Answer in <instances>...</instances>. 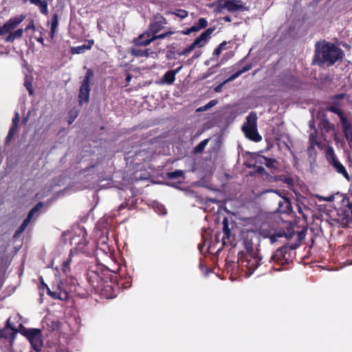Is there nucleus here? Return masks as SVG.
<instances>
[{"mask_svg": "<svg viewBox=\"0 0 352 352\" xmlns=\"http://www.w3.org/2000/svg\"><path fill=\"white\" fill-rule=\"evenodd\" d=\"M343 131L347 141L351 143L352 141V125L344 129Z\"/></svg>", "mask_w": 352, "mask_h": 352, "instance_id": "2f4dec72", "label": "nucleus"}, {"mask_svg": "<svg viewBox=\"0 0 352 352\" xmlns=\"http://www.w3.org/2000/svg\"><path fill=\"white\" fill-rule=\"evenodd\" d=\"M19 119H20V118H19V113L18 112L15 113L14 117L13 118L12 121V125L17 127L19 122Z\"/></svg>", "mask_w": 352, "mask_h": 352, "instance_id": "58836bf2", "label": "nucleus"}, {"mask_svg": "<svg viewBox=\"0 0 352 352\" xmlns=\"http://www.w3.org/2000/svg\"><path fill=\"white\" fill-rule=\"evenodd\" d=\"M24 85L26 87L29 94L32 96L34 94V90L32 88V82L30 80L28 79V78H25Z\"/></svg>", "mask_w": 352, "mask_h": 352, "instance_id": "72a5a7b5", "label": "nucleus"}, {"mask_svg": "<svg viewBox=\"0 0 352 352\" xmlns=\"http://www.w3.org/2000/svg\"><path fill=\"white\" fill-rule=\"evenodd\" d=\"M58 24V16L57 14H54L52 18L51 29H56Z\"/></svg>", "mask_w": 352, "mask_h": 352, "instance_id": "e433bc0d", "label": "nucleus"}, {"mask_svg": "<svg viewBox=\"0 0 352 352\" xmlns=\"http://www.w3.org/2000/svg\"><path fill=\"white\" fill-rule=\"evenodd\" d=\"M131 77L129 75H128L126 78V81L129 82L131 80Z\"/></svg>", "mask_w": 352, "mask_h": 352, "instance_id": "13d9d810", "label": "nucleus"}, {"mask_svg": "<svg viewBox=\"0 0 352 352\" xmlns=\"http://www.w3.org/2000/svg\"><path fill=\"white\" fill-rule=\"evenodd\" d=\"M344 96H345L344 94H340L336 96V98L342 99V98H344Z\"/></svg>", "mask_w": 352, "mask_h": 352, "instance_id": "864d4df0", "label": "nucleus"}, {"mask_svg": "<svg viewBox=\"0 0 352 352\" xmlns=\"http://www.w3.org/2000/svg\"><path fill=\"white\" fill-rule=\"evenodd\" d=\"M39 8L40 12L43 14H47V3L45 1H42L40 3L37 5Z\"/></svg>", "mask_w": 352, "mask_h": 352, "instance_id": "473e14b6", "label": "nucleus"}, {"mask_svg": "<svg viewBox=\"0 0 352 352\" xmlns=\"http://www.w3.org/2000/svg\"><path fill=\"white\" fill-rule=\"evenodd\" d=\"M23 30L21 29V28L18 29L16 31L10 33L8 35V36H6L4 38V41L6 42L12 43L15 39L21 38L22 37V36H23Z\"/></svg>", "mask_w": 352, "mask_h": 352, "instance_id": "dca6fc26", "label": "nucleus"}, {"mask_svg": "<svg viewBox=\"0 0 352 352\" xmlns=\"http://www.w3.org/2000/svg\"><path fill=\"white\" fill-rule=\"evenodd\" d=\"M244 247L245 249V252L244 254H256L258 253V250H254L253 248V243L250 240L245 239L244 241Z\"/></svg>", "mask_w": 352, "mask_h": 352, "instance_id": "a211bd4d", "label": "nucleus"}, {"mask_svg": "<svg viewBox=\"0 0 352 352\" xmlns=\"http://www.w3.org/2000/svg\"><path fill=\"white\" fill-rule=\"evenodd\" d=\"M333 199H334V195H331L329 197L323 198V200L327 201H333Z\"/></svg>", "mask_w": 352, "mask_h": 352, "instance_id": "de8ad7c7", "label": "nucleus"}, {"mask_svg": "<svg viewBox=\"0 0 352 352\" xmlns=\"http://www.w3.org/2000/svg\"><path fill=\"white\" fill-rule=\"evenodd\" d=\"M144 52H145V54L144 55V56L145 57H148L150 56V54H151V52H150V50L148 49H146V50H144Z\"/></svg>", "mask_w": 352, "mask_h": 352, "instance_id": "09e8293b", "label": "nucleus"}, {"mask_svg": "<svg viewBox=\"0 0 352 352\" xmlns=\"http://www.w3.org/2000/svg\"><path fill=\"white\" fill-rule=\"evenodd\" d=\"M67 265V263H65V264H64V269L66 267Z\"/></svg>", "mask_w": 352, "mask_h": 352, "instance_id": "e2e57ef3", "label": "nucleus"}, {"mask_svg": "<svg viewBox=\"0 0 352 352\" xmlns=\"http://www.w3.org/2000/svg\"><path fill=\"white\" fill-rule=\"evenodd\" d=\"M256 120V113L251 112L247 116L246 123L243 126L242 129L248 138L257 142L261 140V136L257 131Z\"/></svg>", "mask_w": 352, "mask_h": 352, "instance_id": "20e7f679", "label": "nucleus"}, {"mask_svg": "<svg viewBox=\"0 0 352 352\" xmlns=\"http://www.w3.org/2000/svg\"><path fill=\"white\" fill-rule=\"evenodd\" d=\"M209 201H212V202H213V203H214V202H217V200H215V199H210Z\"/></svg>", "mask_w": 352, "mask_h": 352, "instance_id": "052dcab7", "label": "nucleus"}, {"mask_svg": "<svg viewBox=\"0 0 352 352\" xmlns=\"http://www.w3.org/2000/svg\"><path fill=\"white\" fill-rule=\"evenodd\" d=\"M30 29H34V25L33 22H31L25 29V31H28Z\"/></svg>", "mask_w": 352, "mask_h": 352, "instance_id": "c03bdc74", "label": "nucleus"}, {"mask_svg": "<svg viewBox=\"0 0 352 352\" xmlns=\"http://www.w3.org/2000/svg\"><path fill=\"white\" fill-rule=\"evenodd\" d=\"M214 28H208L202 32L197 38L195 39L192 43L188 47L184 49L182 51L178 52L179 56H186L189 54L195 47H203L209 41L211 34L214 32Z\"/></svg>", "mask_w": 352, "mask_h": 352, "instance_id": "39448f33", "label": "nucleus"}, {"mask_svg": "<svg viewBox=\"0 0 352 352\" xmlns=\"http://www.w3.org/2000/svg\"><path fill=\"white\" fill-rule=\"evenodd\" d=\"M192 32H195V30H193V27L192 26L190 27V28H188V29L184 30L182 32V34H184V35H188V34H190Z\"/></svg>", "mask_w": 352, "mask_h": 352, "instance_id": "37998d69", "label": "nucleus"}, {"mask_svg": "<svg viewBox=\"0 0 352 352\" xmlns=\"http://www.w3.org/2000/svg\"><path fill=\"white\" fill-rule=\"evenodd\" d=\"M309 126L311 128V129H314L313 123L311 122H310Z\"/></svg>", "mask_w": 352, "mask_h": 352, "instance_id": "bf43d9fd", "label": "nucleus"}, {"mask_svg": "<svg viewBox=\"0 0 352 352\" xmlns=\"http://www.w3.org/2000/svg\"><path fill=\"white\" fill-rule=\"evenodd\" d=\"M330 110L332 112H334V113H337L339 116L340 118V115H344L343 113L340 109H338L336 107H331Z\"/></svg>", "mask_w": 352, "mask_h": 352, "instance_id": "79ce46f5", "label": "nucleus"}, {"mask_svg": "<svg viewBox=\"0 0 352 352\" xmlns=\"http://www.w3.org/2000/svg\"><path fill=\"white\" fill-rule=\"evenodd\" d=\"M184 175V172L182 170H176L173 172H169L167 173V177L168 179H176L182 177Z\"/></svg>", "mask_w": 352, "mask_h": 352, "instance_id": "bb28decb", "label": "nucleus"}, {"mask_svg": "<svg viewBox=\"0 0 352 352\" xmlns=\"http://www.w3.org/2000/svg\"><path fill=\"white\" fill-rule=\"evenodd\" d=\"M182 67H178L177 69H175V70H170L171 72H173V74L175 76L177 73L179 72V71L182 69Z\"/></svg>", "mask_w": 352, "mask_h": 352, "instance_id": "3c124183", "label": "nucleus"}, {"mask_svg": "<svg viewBox=\"0 0 352 352\" xmlns=\"http://www.w3.org/2000/svg\"><path fill=\"white\" fill-rule=\"evenodd\" d=\"M340 118L341 124H342L343 131L352 125L351 122L347 120V118L344 116V115H340Z\"/></svg>", "mask_w": 352, "mask_h": 352, "instance_id": "c85d7f7f", "label": "nucleus"}, {"mask_svg": "<svg viewBox=\"0 0 352 352\" xmlns=\"http://www.w3.org/2000/svg\"><path fill=\"white\" fill-rule=\"evenodd\" d=\"M216 12L221 13L223 10L230 12L243 11L244 6L240 0H219L216 2Z\"/></svg>", "mask_w": 352, "mask_h": 352, "instance_id": "6e6552de", "label": "nucleus"}, {"mask_svg": "<svg viewBox=\"0 0 352 352\" xmlns=\"http://www.w3.org/2000/svg\"><path fill=\"white\" fill-rule=\"evenodd\" d=\"M227 45L226 41L222 42L217 47H216L213 52L211 57L212 60H217V57L221 53L223 50L225 49V46Z\"/></svg>", "mask_w": 352, "mask_h": 352, "instance_id": "aec40b11", "label": "nucleus"}, {"mask_svg": "<svg viewBox=\"0 0 352 352\" xmlns=\"http://www.w3.org/2000/svg\"><path fill=\"white\" fill-rule=\"evenodd\" d=\"M327 160L329 164L332 166L333 169L338 173L342 175L348 181L350 180V176L344 166V165L338 160L333 150L329 151L327 154Z\"/></svg>", "mask_w": 352, "mask_h": 352, "instance_id": "9b49d317", "label": "nucleus"}, {"mask_svg": "<svg viewBox=\"0 0 352 352\" xmlns=\"http://www.w3.org/2000/svg\"><path fill=\"white\" fill-rule=\"evenodd\" d=\"M262 259V256L259 254V253L256 254H242L239 263L242 267H246L248 276L252 275L254 270L258 267L260 265V262Z\"/></svg>", "mask_w": 352, "mask_h": 352, "instance_id": "423d86ee", "label": "nucleus"}, {"mask_svg": "<svg viewBox=\"0 0 352 352\" xmlns=\"http://www.w3.org/2000/svg\"><path fill=\"white\" fill-rule=\"evenodd\" d=\"M20 333L30 342L32 347L36 351H39L43 346L42 333L40 329L25 328L22 327Z\"/></svg>", "mask_w": 352, "mask_h": 352, "instance_id": "7ed1b4c3", "label": "nucleus"}, {"mask_svg": "<svg viewBox=\"0 0 352 352\" xmlns=\"http://www.w3.org/2000/svg\"><path fill=\"white\" fill-rule=\"evenodd\" d=\"M56 291L58 292H63L64 291H65V289H63V286H62V283H60V284H58L57 285V289Z\"/></svg>", "mask_w": 352, "mask_h": 352, "instance_id": "a18cd8bd", "label": "nucleus"}, {"mask_svg": "<svg viewBox=\"0 0 352 352\" xmlns=\"http://www.w3.org/2000/svg\"><path fill=\"white\" fill-rule=\"evenodd\" d=\"M263 236H264V237H269L270 240V243L272 244H274L277 241L278 238H280V237L285 236V233L279 232L276 234H274L270 236L267 235V234H264Z\"/></svg>", "mask_w": 352, "mask_h": 352, "instance_id": "393cba45", "label": "nucleus"}, {"mask_svg": "<svg viewBox=\"0 0 352 352\" xmlns=\"http://www.w3.org/2000/svg\"><path fill=\"white\" fill-rule=\"evenodd\" d=\"M309 142H310V145L318 146H320V143L318 142V135H317V132L315 129L314 130V131H311L309 135Z\"/></svg>", "mask_w": 352, "mask_h": 352, "instance_id": "5701e85b", "label": "nucleus"}, {"mask_svg": "<svg viewBox=\"0 0 352 352\" xmlns=\"http://www.w3.org/2000/svg\"><path fill=\"white\" fill-rule=\"evenodd\" d=\"M276 193L279 197V200L278 201V210L280 213H287L291 210V204L289 200L287 197L285 196H282L280 194L277 192L276 191H273Z\"/></svg>", "mask_w": 352, "mask_h": 352, "instance_id": "ddd939ff", "label": "nucleus"}, {"mask_svg": "<svg viewBox=\"0 0 352 352\" xmlns=\"http://www.w3.org/2000/svg\"><path fill=\"white\" fill-rule=\"evenodd\" d=\"M209 140L206 139L199 142L194 148V152L196 153H199L202 152L206 148V145L208 143Z\"/></svg>", "mask_w": 352, "mask_h": 352, "instance_id": "b1692460", "label": "nucleus"}, {"mask_svg": "<svg viewBox=\"0 0 352 352\" xmlns=\"http://www.w3.org/2000/svg\"><path fill=\"white\" fill-rule=\"evenodd\" d=\"M315 146H316L309 145V146L307 148L309 157L312 160H314L316 156V151L314 148Z\"/></svg>", "mask_w": 352, "mask_h": 352, "instance_id": "c9c22d12", "label": "nucleus"}, {"mask_svg": "<svg viewBox=\"0 0 352 352\" xmlns=\"http://www.w3.org/2000/svg\"><path fill=\"white\" fill-rule=\"evenodd\" d=\"M208 25V21L204 18H200L197 23L192 25L195 32H199L203 28H205Z\"/></svg>", "mask_w": 352, "mask_h": 352, "instance_id": "6ab92c4d", "label": "nucleus"}, {"mask_svg": "<svg viewBox=\"0 0 352 352\" xmlns=\"http://www.w3.org/2000/svg\"><path fill=\"white\" fill-rule=\"evenodd\" d=\"M285 250L284 248H278L274 254L271 256V261L277 264L283 265L285 261Z\"/></svg>", "mask_w": 352, "mask_h": 352, "instance_id": "4468645a", "label": "nucleus"}, {"mask_svg": "<svg viewBox=\"0 0 352 352\" xmlns=\"http://www.w3.org/2000/svg\"><path fill=\"white\" fill-rule=\"evenodd\" d=\"M93 43V41H88L87 43L84 45L74 47L71 50L72 53L77 54H83L86 50H90L91 48Z\"/></svg>", "mask_w": 352, "mask_h": 352, "instance_id": "2eb2a0df", "label": "nucleus"}, {"mask_svg": "<svg viewBox=\"0 0 352 352\" xmlns=\"http://www.w3.org/2000/svg\"><path fill=\"white\" fill-rule=\"evenodd\" d=\"M171 14H175L180 19H184L188 16V12L184 10H177L175 12H171Z\"/></svg>", "mask_w": 352, "mask_h": 352, "instance_id": "7c9ffc66", "label": "nucleus"}, {"mask_svg": "<svg viewBox=\"0 0 352 352\" xmlns=\"http://www.w3.org/2000/svg\"><path fill=\"white\" fill-rule=\"evenodd\" d=\"M175 80V76L173 74V72H171L170 70L167 72L163 76V82L164 83L171 85L174 82Z\"/></svg>", "mask_w": 352, "mask_h": 352, "instance_id": "412c9836", "label": "nucleus"}, {"mask_svg": "<svg viewBox=\"0 0 352 352\" xmlns=\"http://www.w3.org/2000/svg\"><path fill=\"white\" fill-rule=\"evenodd\" d=\"M56 29H54V30L53 29H50V36H51L52 38H54V34H55V32H56Z\"/></svg>", "mask_w": 352, "mask_h": 352, "instance_id": "603ef678", "label": "nucleus"}, {"mask_svg": "<svg viewBox=\"0 0 352 352\" xmlns=\"http://www.w3.org/2000/svg\"><path fill=\"white\" fill-rule=\"evenodd\" d=\"M93 77V71L91 69H88L79 89L78 99L80 104L83 102H88L89 101V92L91 90L89 83Z\"/></svg>", "mask_w": 352, "mask_h": 352, "instance_id": "0eeeda50", "label": "nucleus"}, {"mask_svg": "<svg viewBox=\"0 0 352 352\" xmlns=\"http://www.w3.org/2000/svg\"><path fill=\"white\" fill-rule=\"evenodd\" d=\"M241 75V73L239 72V71H238V72H235L234 74H233L232 76H230L226 81H228V82L233 81L234 80L237 78Z\"/></svg>", "mask_w": 352, "mask_h": 352, "instance_id": "ea45409f", "label": "nucleus"}, {"mask_svg": "<svg viewBox=\"0 0 352 352\" xmlns=\"http://www.w3.org/2000/svg\"><path fill=\"white\" fill-rule=\"evenodd\" d=\"M251 68H252V65L248 64L245 66H244L241 70H239V72L241 73V74H242L249 71L250 69H251Z\"/></svg>", "mask_w": 352, "mask_h": 352, "instance_id": "a19ab883", "label": "nucleus"}, {"mask_svg": "<svg viewBox=\"0 0 352 352\" xmlns=\"http://www.w3.org/2000/svg\"><path fill=\"white\" fill-rule=\"evenodd\" d=\"M25 19L23 14L18 15L10 19L3 25L0 26V35L3 36L10 34Z\"/></svg>", "mask_w": 352, "mask_h": 352, "instance_id": "f8f14e48", "label": "nucleus"}, {"mask_svg": "<svg viewBox=\"0 0 352 352\" xmlns=\"http://www.w3.org/2000/svg\"><path fill=\"white\" fill-rule=\"evenodd\" d=\"M17 127L14 126H11L8 134L6 139V144H9V142L11 141L12 138L14 137L15 133L16 132Z\"/></svg>", "mask_w": 352, "mask_h": 352, "instance_id": "cd10ccee", "label": "nucleus"}, {"mask_svg": "<svg viewBox=\"0 0 352 352\" xmlns=\"http://www.w3.org/2000/svg\"><path fill=\"white\" fill-rule=\"evenodd\" d=\"M226 20L227 21H230V19L229 17H226Z\"/></svg>", "mask_w": 352, "mask_h": 352, "instance_id": "680f3d73", "label": "nucleus"}, {"mask_svg": "<svg viewBox=\"0 0 352 352\" xmlns=\"http://www.w3.org/2000/svg\"><path fill=\"white\" fill-rule=\"evenodd\" d=\"M153 208H154L155 211L160 215H165L166 214V210L164 206H163L161 204H159V203L155 204L153 206Z\"/></svg>", "mask_w": 352, "mask_h": 352, "instance_id": "a878e982", "label": "nucleus"}, {"mask_svg": "<svg viewBox=\"0 0 352 352\" xmlns=\"http://www.w3.org/2000/svg\"><path fill=\"white\" fill-rule=\"evenodd\" d=\"M201 54V51H196L194 56H192V59H195V58H197L198 57H199Z\"/></svg>", "mask_w": 352, "mask_h": 352, "instance_id": "49530a36", "label": "nucleus"}, {"mask_svg": "<svg viewBox=\"0 0 352 352\" xmlns=\"http://www.w3.org/2000/svg\"><path fill=\"white\" fill-rule=\"evenodd\" d=\"M47 289L48 294L50 295L54 299L66 300L68 298V294L66 291H64L63 292L58 291L52 292L48 287Z\"/></svg>", "mask_w": 352, "mask_h": 352, "instance_id": "f3484780", "label": "nucleus"}, {"mask_svg": "<svg viewBox=\"0 0 352 352\" xmlns=\"http://www.w3.org/2000/svg\"><path fill=\"white\" fill-rule=\"evenodd\" d=\"M43 206V202L38 203L28 213L27 217L23 220V223L16 231L14 235L21 234L28 227L32 219H36L41 214V210Z\"/></svg>", "mask_w": 352, "mask_h": 352, "instance_id": "1a4fd4ad", "label": "nucleus"}, {"mask_svg": "<svg viewBox=\"0 0 352 352\" xmlns=\"http://www.w3.org/2000/svg\"><path fill=\"white\" fill-rule=\"evenodd\" d=\"M16 333V327L10 322V318H8L6 327L0 330V338L5 339L6 342L8 343V346H12Z\"/></svg>", "mask_w": 352, "mask_h": 352, "instance_id": "9d476101", "label": "nucleus"}, {"mask_svg": "<svg viewBox=\"0 0 352 352\" xmlns=\"http://www.w3.org/2000/svg\"><path fill=\"white\" fill-rule=\"evenodd\" d=\"M145 52L144 50L140 49L138 47H133L131 49V54L137 57H143Z\"/></svg>", "mask_w": 352, "mask_h": 352, "instance_id": "c756f323", "label": "nucleus"}, {"mask_svg": "<svg viewBox=\"0 0 352 352\" xmlns=\"http://www.w3.org/2000/svg\"><path fill=\"white\" fill-rule=\"evenodd\" d=\"M159 25L157 23L151 24L150 27L151 32H144L138 38L134 40V43L136 45H147L151 42L156 39H162L166 36L171 35L172 32H166L164 34L155 35L158 31Z\"/></svg>", "mask_w": 352, "mask_h": 352, "instance_id": "f03ea898", "label": "nucleus"}, {"mask_svg": "<svg viewBox=\"0 0 352 352\" xmlns=\"http://www.w3.org/2000/svg\"><path fill=\"white\" fill-rule=\"evenodd\" d=\"M217 102H218V101L217 100H212L210 102H208L206 104L198 108L197 109V112L206 111L210 109V108H212V107L215 106L217 104Z\"/></svg>", "mask_w": 352, "mask_h": 352, "instance_id": "4be33fe9", "label": "nucleus"}, {"mask_svg": "<svg viewBox=\"0 0 352 352\" xmlns=\"http://www.w3.org/2000/svg\"><path fill=\"white\" fill-rule=\"evenodd\" d=\"M37 41L43 44V38H41H41H37Z\"/></svg>", "mask_w": 352, "mask_h": 352, "instance_id": "4d7b16f0", "label": "nucleus"}, {"mask_svg": "<svg viewBox=\"0 0 352 352\" xmlns=\"http://www.w3.org/2000/svg\"><path fill=\"white\" fill-rule=\"evenodd\" d=\"M351 143H352V141L351 142Z\"/></svg>", "mask_w": 352, "mask_h": 352, "instance_id": "0e129e2a", "label": "nucleus"}, {"mask_svg": "<svg viewBox=\"0 0 352 352\" xmlns=\"http://www.w3.org/2000/svg\"><path fill=\"white\" fill-rule=\"evenodd\" d=\"M221 87H222V85H218V86L214 89L215 91H216V92H219V91H221Z\"/></svg>", "mask_w": 352, "mask_h": 352, "instance_id": "5fc2aeb1", "label": "nucleus"}, {"mask_svg": "<svg viewBox=\"0 0 352 352\" xmlns=\"http://www.w3.org/2000/svg\"><path fill=\"white\" fill-rule=\"evenodd\" d=\"M343 56L342 50L333 43L322 41L316 44L314 62L318 65L330 66L342 60Z\"/></svg>", "mask_w": 352, "mask_h": 352, "instance_id": "f257e3e1", "label": "nucleus"}, {"mask_svg": "<svg viewBox=\"0 0 352 352\" xmlns=\"http://www.w3.org/2000/svg\"><path fill=\"white\" fill-rule=\"evenodd\" d=\"M263 161H261L262 164H264L266 166L270 168L272 167L274 165V163L275 162V160L273 159L267 158L265 157H262Z\"/></svg>", "mask_w": 352, "mask_h": 352, "instance_id": "f704fd0d", "label": "nucleus"}, {"mask_svg": "<svg viewBox=\"0 0 352 352\" xmlns=\"http://www.w3.org/2000/svg\"><path fill=\"white\" fill-rule=\"evenodd\" d=\"M214 60H211V58L209 59V60H207L205 61L204 64L206 65H209L210 64L211 62H214Z\"/></svg>", "mask_w": 352, "mask_h": 352, "instance_id": "6e6d98bb", "label": "nucleus"}, {"mask_svg": "<svg viewBox=\"0 0 352 352\" xmlns=\"http://www.w3.org/2000/svg\"><path fill=\"white\" fill-rule=\"evenodd\" d=\"M41 1H42V0H30L31 3L34 4L36 6H37Z\"/></svg>", "mask_w": 352, "mask_h": 352, "instance_id": "8fccbe9b", "label": "nucleus"}, {"mask_svg": "<svg viewBox=\"0 0 352 352\" xmlns=\"http://www.w3.org/2000/svg\"><path fill=\"white\" fill-rule=\"evenodd\" d=\"M223 232H224L225 235H226L227 237H229L230 230L228 228V224L227 220L226 219L223 220Z\"/></svg>", "mask_w": 352, "mask_h": 352, "instance_id": "4c0bfd02", "label": "nucleus"}]
</instances>
